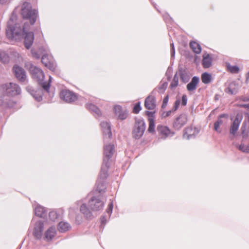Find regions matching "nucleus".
<instances>
[{
  "label": "nucleus",
  "mask_w": 249,
  "mask_h": 249,
  "mask_svg": "<svg viewBox=\"0 0 249 249\" xmlns=\"http://www.w3.org/2000/svg\"><path fill=\"white\" fill-rule=\"evenodd\" d=\"M198 133V130L196 127L190 126L186 128L184 130L183 137L186 139L194 137L196 134Z\"/></svg>",
  "instance_id": "obj_13"
},
{
  "label": "nucleus",
  "mask_w": 249,
  "mask_h": 249,
  "mask_svg": "<svg viewBox=\"0 0 249 249\" xmlns=\"http://www.w3.org/2000/svg\"><path fill=\"white\" fill-rule=\"evenodd\" d=\"M249 81V71L246 74V82Z\"/></svg>",
  "instance_id": "obj_47"
},
{
  "label": "nucleus",
  "mask_w": 249,
  "mask_h": 249,
  "mask_svg": "<svg viewBox=\"0 0 249 249\" xmlns=\"http://www.w3.org/2000/svg\"><path fill=\"white\" fill-rule=\"evenodd\" d=\"M158 132L161 138H165L168 137L171 133L170 129L165 126L159 125L157 127Z\"/></svg>",
  "instance_id": "obj_17"
},
{
  "label": "nucleus",
  "mask_w": 249,
  "mask_h": 249,
  "mask_svg": "<svg viewBox=\"0 0 249 249\" xmlns=\"http://www.w3.org/2000/svg\"><path fill=\"white\" fill-rule=\"evenodd\" d=\"M171 113V111H168L166 113V114L165 115H164V114H163V115L164 116V117H167L168 116H169Z\"/></svg>",
  "instance_id": "obj_49"
},
{
  "label": "nucleus",
  "mask_w": 249,
  "mask_h": 249,
  "mask_svg": "<svg viewBox=\"0 0 249 249\" xmlns=\"http://www.w3.org/2000/svg\"><path fill=\"white\" fill-rule=\"evenodd\" d=\"M145 129V125L143 120H137L132 131L133 137L135 139H139L143 135Z\"/></svg>",
  "instance_id": "obj_3"
},
{
  "label": "nucleus",
  "mask_w": 249,
  "mask_h": 249,
  "mask_svg": "<svg viewBox=\"0 0 249 249\" xmlns=\"http://www.w3.org/2000/svg\"><path fill=\"white\" fill-rule=\"evenodd\" d=\"M56 235V230L54 227H50L45 233V237L47 241L51 240Z\"/></svg>",
  "instance_id": "obj_21"
},
{
  "label": "nucleus",
  "mask_w": 249,
  "mask_h": 249,
  "mask_svg": "<svg viewBox=\"0 0 249 249\" xmlns=\"http://www.w3.org/2000/svg\"><path fill=\"white\" fill-rule=\"evenodd\" d=\"M35 214L38 216L42 217L46 214V212L44 208L41 206H37L35 210Z\"/></svg>",
  "instance_id": "obj_26"
},
{
  "label": "nucleus",
  "mask_w": 249,
  "mask_h": 249,
  "mask_svg": "<svg viewBox=\"0 0 249 249\" xmlns=\"http://www.w3.org/2000/svg\"><path fill=\"white\" fill-rule=\"evenodd\" d=\"M102 174H104L105 177H106V173L104 172V171H103V167L102 168L101 172V174H100V176H102Z\"/></svg>",
  "instance_id": "obj_48"
},
{
  "label": "nucleus",
  "mask_w": 249,
  "mask_h": 249,
  "mask_svg": "<svg viewBox=\"0 0 249 249\" xmlns=\"http://www.w3.org/2000/svg\"><path fill=\"white\" fill-rule=\"evenodd\" d=\"M20 14L24 19L29 20L30 25L24 23L21 29L18 24L12 26L13 21L10 19L8 22L7 28L6 30V36L9 39H18L21 36H24V45L27 49H29L32 45L34 40L33 32H27L30 29V25H34L38 17V12L32 8L30 3L24 2L21 6Z\"/></svg>",
  "instance_id": "obj_1"
},
{
  "label": "nucleus",
  "mask_w": 249,
  "mask_h": 249,
  "mask_svg": "<svg viewBox=\"0 0 249 249\" xmlns=\"http://www.w3.org/2000/svg\"><path fill=\"white\" fill-rule=\"evenodd\" d=\"M243 116L241 114H237L230 127V133L234 135L238 130L239 125L242 120Z\"/></svg>",
  "instance_id": "obj_9"
},
{
  "label": "nucleus",
  "mask_w": 249,
  "mask_h": 249,
  "mask_svg": "<svg viewBox=\"0 0 249 249\" xmlns=\"http://www.w3.org/2000/svg\"><path fill=\"white\" fill-rule=\"evenodd\" d=\"M180 103V101L179 99H177L176 101V102L175 103V105H174V108H175V110H177V108L178 107Z\"/></svg>",
  "instance_id": "obj_44"
},
{
  "label": "nucleus",
  "mask_w": 249,
  "mask_h": 249,
  "mask_svg": "<svg viewBox=\"0 0 249 249\" xmlns=\"http://www.w3.org/2000/svg\"><path fill=\"white\" fill-rule=\"evenodd\" d=\"M2 103V101L1 99H0V105H1Z\"/></svg>",
  "instance_id": "obj_50"
},
{
  "label": "nucleus",
  "mask_w": 249,
  "mask_h": 249,
  "mask_svg": "<svg viewBox=\"0 0 249 249\" xmlns=\"http://www.w3.org/2000/svg\"><path fill=\"white\" fill-rule=\"evenodd\" d=\"M242 131V135H243V139L248 140V138L249 131L246 129V124L245 123H243L242 126L241 128Z\"/></svg>",
  "instance_id": "obj_29"
},
{
  "label": "nucleus",
  "mask_w": 249,
  "mask_h": 249,
  "mask_svg": "<svg viewBox=\"0 0 249 249\" xmlns=\"http://www.w3.org/2000/svg\"><path fill=\"white\" fill-rule=\"evenodd\" d=\"M154 112L147 111L145 112L146 115L148 116V121H150V119H153L154 120Z\"/></svg>",
  "instance_id": "obj_37"
},
{
  "label": "nucleus",
  "mask_w": 249,
  "mask_h": 249,
  "mask_svg": "<svg viewBox=\"0 0 249 249\" xmlns=\"http://www.w3.org/2000/svg\"><path fill=\"white\" fill-rule=\"evenodd\" d=\"M212 80V75L207 73L204 72L201 75V80L202 82L205 84H209L211 82Z\"/></svg>",
  "instance_id": "obj_27"
},
{
  "label": "nucleus",
  "mask_w": 249,
  "mask_h": 249,
  "mask_svg": "<svg viewBox=\"0 0 249 249\" xmlns=\"http://www.w3.org/2000/svg\"><path fill=\"white\" fill-rule=\"evenodd\" d=\"M80 211L84 214H88L89 212L86 204H83L80 207Z\"/></svg>",
  "instance_id": "obj_35"
},
{
  "label": "nucleus",
  "mask_w": 249,
  "mask_h": 249,
  "mask_svg": "<svg viewBox=\"0 0 249 249\" xmlns=\"http://www.w3.org/2000/svg\"><path fill=\"white\" fill-rule=\"evenodd\" d=\"M102 127L104 128L103 132L104 133V140L106 139H110L112 136L110 126L108 123L107 122H103L101 124Z\"/></svg>",
  "instance_id": "obj_18"
},
{
  "label": "nucleus",
  "mask_w": 249,
  "mask_h": 249,
  "mask_svg": "<svg viewBox=\"0 0 249 249\" xmlns=\"http://www.w3.org/2000/svg\"><path fill=\"white\" fill-rule=\"evenodd\" d=\"M189 46L193 52L196 54H200L202 51V48L200 45L195 41L190 42Z\"/></svg>",
  "instance_id": "obj_20"
},
{
  "label": "nucleus",
  "mask_w": 249,
  "mask_h": 249,
  "mask_svg": "<svg viewBox=\"0 0 249 249\" xmlns=\"http://www.w3.org/2000/svg\"><path fill=\"white\" fill-rule=\"evenodd\" d=\"M141 110V107L140 105V103L139 102L134 106L133 109V112L135 114H137L140 112Z\"/></svg>",
  "instance_id": "obj_34"
},
{
  "label": "nucleus",
  "mask_w": 249,
  "mask_h": 249,
  "mask_svg": "<svg viewBox=\"0 0 249 249\" xmlns=\"http://www.w3.org/2000/svg\"><path fill=\"white\" fill-rule=\"evenodd\" d=\"M87 108L89 111L94 113L98 116L101 115V112L99 108L91 103H88L86 105Z\"/></svg>",
  "instance_id": "obj_22"
},
{
  "label": "nucleus",
  "mask_w": 249,
  "mask_h": 249,
  "mask_svg": "<svg viewBox=\"0 0 249 249\" xmlns=\"http://www.w3.org/2000/svg\"><path fill=\"white\" fill-rule=\"evenodd\" d=\"M180 78L184 82H186L188 81L189 77L188 75L184 72H182L180 75Z\"/></svg>",
  "instance_id": "obj_36"
},
{
  "label": "nucleus",
  "mask_w": 249,
  "mask_h": 249,
  "mask_svg": "<svg viewBox=\"0 0 249 249\" xmlns=\"http://www.w3.org/2000/svg\"><path fill=\"white\" fill-rule=\"evenodd\" d=\"M31 53H32V55L33 57H34L36 59L39 58L40 55L35 51L32 50L31 51Z\"/></svg>",
  "instance_id": "obj_43"
},
{
  "label": "nucleus",
  "mask_w": 249,
  "mask_h": 249,
  "mask_svg": "<svg viewBox=\"0 0 249 249\" xmlns=\"http://www.w3.org/2000/svg\"><path fill=\"white\" fill-rule=\"evenodd\" d=\"M114 152V146L112 144H105L104 148V158L103 160V164L107 169L108 166L107 165L108 160L112 156Z\"/></svg>",
  "instance_id": "obj_5"
},
{
  "label": "nucleus",
  "mask_w": 249,
  "mask_h": 249,
  "mask_svg": "<svg viewBox=\"0 0 249 249\" xmlns=\"http://www.w3.org/2000/svg\"><path fill=\"white\" fill-rule=\"evenodd\" d=\"M49 81H51V77H50V76L49 77Z\"/></svg>",
  "instance_id": "obj_51"
},
{
  "label": "nucleus",
  "mask_w": 249,
  "mask_h": 249,
  "mask_svg": "<svg viewBox=\"0 0 249 249\" xmlns=\"http://www.w3.org/2000/svg\"><path fill=\"white\" fill-rule=\"evenodd\" d=\"M249 139H243L242 143L239 146V149L244 152L249 153Z\"/></svg>",
  "instance_id": "obj_24"
},
{
  "label": "nucleus",
  "mask_w": 249,
  "mask_h": 249,
  "mask_svg": "<svg viewBox=\"0 0 249 249\" xmlns=\"http://www.w3.org/2000/svg\"><path fill=\"white\" fill-rule=\"evenodd\" d=\"M168 100H169V96L167 95L163 99L162 105L161 106L162 108H164L167 106V103L168 102Z\"/></svg>",
  "instance_id": "obj_40"
},
{
  "label": "nucleus",
  "mask_w": 249,
  "mask_h": 249,
  "mask_svg": "<svg viewBox=\"0 0 249 249\" xmlns=\"http://www.w3.org/2000/svg\"><path fill=\"white\" fill-rule=\"evenodd\" d=\"M187 122V116L185 115H180L176 119L174 124V126L177 129H179L184 125Z\"/></svg>",
  "instance_id": "obj_15"
},
{
  "label": "nucleus",
  "mask_w": 249,
  "mask_h": 249,
  "mask_svg": "<svg viewBox=\"0 0 249 249\" xmlns=\"http://www.w3.org/2000/svg\"><path fill=\"white\" fill-rule=\"evenodd\" d=\"M220 125H219L216 122L214 124V130L217 132H221L220 130L219 129V126Z\"/></svg>",
  "instance_id": "obj_42"
},
{
  "label": "nucleus",
  "mask_w": 249,
  "mask_h": 249,
  "mask_svg": "<svg viewBox=\"0 0 249 249\" xmlns=\"http://www.w3.org/2000/svg\"><path fill=\"white\" fill-rule=\"evenodd\" d=\"M71 228L70 225L65 222H60L58 226V230L59 231L62 232H66L70 230Z\"/></svg>",
  "instance_id": "obj_23"
},
{
  "label": "nucleus",
  "mask_w": 249,
  "mask_h": 249,
  "mask_svg": "<svg viewBox=\"0 0 249 249\" xmlns=\"http://www.w3.org/2000/svg\"><path fill=\"white\" fill-rule=\"evenodd\" d=\"M178 84V77L176 74L174 75L173 80L171 82L170 87L172 89L176 88Z\"/></svg>",
  "instance_id": "obj_31"
},
{
  "label": "nucleus",
  "mask_w": 249,
  "mask_h": 249,
  "mask_svg": "<svg viewBox=\"0 0 249 249\" xmlns=\"http://www.w3.org/2000/svg\"><path fill=\"white\" fill-rule=\"evenodd\" d=\"M104 203L101 200L93 197L89 202V206L91 210L98 211L102 210L104 207Z\"/></svg>",
  "instance_id": "obj_7"
},
{
  "label": "nucleus",
  "mask_w": 249,
  "mask_h": 249,
  "mask_svg": "<svg viewBox=\"0 0 249 249\" xmlns=\"http://www.w3.org/2000/svg\"><path fill=\"white\" fill-rule=\"evenodd\" d=\"M228 117V115H226V114H221L220 115L217 120L216 121V123H217L219 125H221L223 123V120H222V119L224 117Z\"/></svg>",
  "instance_id": "obj_38"
},
{
  "label": "nucleus",
  "mask_w": 249,
  "mask_h": 249,
  "mask_svg": "<svg viewBox=\"0 0 249 249\" xmlns=\"http://www.w3.org/2000/svg\"><path fill=\"white\" fill-rule=\"evenodd\" d=\"M114 113L121 120H124L127 117V112L126 110H123L122 107L120 105H115L113 108Z\"/></svg>",
  "instance_id": "obj_10"
},
{
  "label": "nucleus",
  "mask_w": 249,
  "mask_h": 249,
  "mask_svg": "<svg viewBox=\"0 0 249 249\" xmlns=\"http://www.w3.org/2000/svg\"><path fill=\"white\" fill-rule=\"evenodd\" d=\"M43 227V223L41 221H38L36 223L33 231V235L36 239H40L41 237Z\"/></svg>",
  "instance_id": "obj_12"
},
{
  "label": "nucleus",
  "mask_w": 249,
  "mask_h": 249,
  "mask_svg": "<svg viewBox=\"0 0 249 249\" xmlns=\"http://www.w3.org/2000/svg\"><path fill=\"white\" fill-rule=\"evenodd\" d=\"M59 96L61 99L68 103L73 102L76 99V95L72 92L67 89L62 90Z\"/></svg>",
  "instance_id": "obj_6"
},
{
  "label": "nucleus",
  "mask_w": 249,
  "mask_h": 249,
  "mask_svg": "<svg viewBox=\"0 0 249 249\" xmlns=\"http://www.w3.org/2000/svg\"><path fill=\"white\" fill-rule=\"evenodd\" d=\"M49 217L52 221H55L57 218V214L55 211H52L49 214Z\"/></svg>",
  "instance_id": "obj_33"
},
{
  "label": "nucleus",
  "mask_w": 249,
  "mask_h": 249,
  "mask_svg": "<svg viewBox=\"0 0 249 249\" xmlns=\"http://www.w3.org/2000/svg\"><path fill=\"white\" fill-rule=\"evenodd\" d=\"M30 71L34 79L36 80L45 90L48 91L50 89V84L49 82L44 81V74L40 69L33 66L30 68Z\"/></svg>",
  "instance_id": "obj_2"
},
{
  "label": "nucleus",
  "mask_w": 249,
  "mask_h": 249,
  "mask_svg": "<svg viewBox=\"0 0 249 249\" xmlns=\"http://www.w3.org/2000/svg\"><path fill=\"white\" fill-rule=\"evenodd\" d=\"M113 209V203L111 202L108 205L107 209L106 210L107 213L109 215L112 213Z\"/></svg>",
  "instance_id": "obj_39"
},
{
  "label": "nucleus",
  "mask_w": 249,
  "mask_h": 249,
  "mask_svg": "<svg viewBox=\"0 0 249 249\" xmlns=\"http://www.w3.org/2000/svg\"><path fill=\"white\" fill-rule=\"evenodd\" d=\"M228 71L232 73H237L239 71V68L236 66H232L229 63L226 65Z\"/></svg>",
  "instance_id": "obj_28"
},
{
  "label": "nucleus",
  "mask_w": 249,
  "mask_h": 249,
  "mask_svg": "<svg viewBox=\"0 0 249 249\" xmlns=\"http://www.w3.org/2000/svg\"><path fill=\"white\" fill-rule=\"evenodd\" d=\"M9 56L4 52L0 51V60L3 63H7L9 61Z\"/></svg>",
  "instance_id": "obj_30"
},
{
  "label": "nucleus",
  "mask_w": 249,
  "mask_h": 249,
  "mask_svg": "<svg viewBox=\"0 0 249 249\" xmlns=\"http://www.w3.org/2000/svg\"><path fill=\"white\" fill-rule=\"evenodd\" d=\"M238 90L237 86L233 83H231L226 89V92L230 94H236Z\"/></svg>",
  "instance_id": "obj_25"
},
{
  "label": "nucleus",
  "mask_w": 249,
  "mask_h": 249,
  "mask_svg": "<svg viewBox=\"0 0 249 249\" xmlns=\"http://www.w3.org/2000/svg\"><path fill=\"white\" fill-rule=\"evenodd\" d=\"M199 81L198 77L196 76L193 77L191 81L187 85V90L189 91L195 90L196 89Z\"/></svg>",
  "instance_id": "obj_19"
},
{
  "label": "nucleus",
  "mask_w": 249,
  "mask_h": 249,
  "mask_svg": "<svg viewBox=\"0 0 249 249\" xmlns=\"http://www.w3.org/2000/svg\"><path fill=\"white\" fill-rule=\"evenodd\" d=\"M149 122V126L148 128V131L149 132L153 133L155 131V122L153 119H150V121Z\"/></svg>",
  "instance_id": "obj_32"
},
{
  "label": "nucleus",
  "mask_w": 249,
  "mask_h": 249,
  "mask_svg": "<svg viewBox=\"0 0 249 249\" xmlns=\"http://www.w3.org/2000/svg\"><path fill=\"white\" fill-rule=\"evenodd\" d=\"M2 91L5 92L9 96H14L20 93V89L16 84L9 83L3 85L1 87Z\"/></svg>",
  "instance_id": "obj_4"
},
{
  "label": "nucleus",
  "mask_w": 249,
  "mask_h": 249,
  "mask_svg": "<svg viewBox=\"0 0 249 249\" xmlns=\"http://www.w3.org/2000/svg\"><path fill=\"white\" fill-rule=\"evenodd\" d=\"M237 106L239 107H245L247 109H249V104L238 105Z\"/></svg>",
  "instance_id": "obj_45"
},
{
  "label": "nucleus",
  "mask_w": 249,
  "mask_h": 249,
  "mask_svg": "<svg viewBox=\"0 0 249 249\" xmlns=\"http://www.w3.org/2000/svg\"><path fill=\"white\" fill-rule=\"evenodd\" d=\"M42 63L45 67L52 71L55 70L56 64L53 58L49 55H44L41 59Z\"/></svg>",
  "instance_id": "obj_8"
},
{
  "label": "nucleus",
  "mask_w": 249,
  "mask_h": 249,
  "mask_svg": "<svg viewBox=\"0 0 249 249\" xmlns=\"http://www.w3.org/2000/svg\"><path fill=\"white\" fill-rule=\"evenodd\" d=\"M9 0H0V3L1 4H4L7 2Z\"/></svg>",
  "instance_id": "obj_46"
},
{
  "label": "nucleus",
  "mask_w": 249,
  "mask_h": 249,
  "mask_svg": "<svg viewBox=\"0 0 249 249\" xmlns=\"http://www.w3.org/2000/svg\"><path fill=\"white\" fill-rule=\"evenodd\" d=\"M187 96L186 95H183L182 96V98H181V105L183 106H186V105L187 104Z\"/></svg>",
  "instance_id": "obj_41"
},
{
  "label": "nucleus",
  "mask_w": 249,
  "mask_h": 249,
  "mask_svg": "<svg viewBox=\"0 0 249 249\" xmlns=\"http://www.w3.org/2000/svg\"><path fill=\"white\" fill-rule=\"evenodd\" d=\"M155 98L153 96L149 95L145 100L144 107L149 110H153L156 107Z\"/></svg>",
  "instance_id": "obj_14"
},
{
  "label": "nucleus",
  "mask_w": 249,
  "mask_h": 249,
  "mask_svg": "<svg viewBox=\"0 0 249 249\" xmlns=\"http://www.w3.org/2000/svg\"><path fill=\"white\" fill-rule=\"evenodd\" d=\"M13 71L16 77L20 81H24L26 79V74L24 70L18 66H14Z\"/></svg>",
  "instance_id": "obj_11"
},
{
  "label": "nucleus",
  "mask_w": 249,
  "mask_h": 249,
  "mask_svg": "<svg viewBox=\"0 0 249 249\" xmlns=\"http://www.w3.org/2000/svg\"><path fill=\"white\" fill-rule=\"evenodd\" d=\"M202 65L204 68L207 69L210 68L212 64L213 58L211 54L209 53H204L202 56Z\"/></svg>",
  "instance_id": "obj_16"
}]
</instances>
